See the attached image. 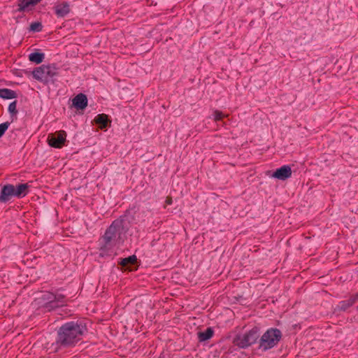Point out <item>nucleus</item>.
Instances as JSON below:
<instances>
[{"label": "nucleus", "mask_w": 358, "mask_h": 358, "mask_svg": "<svg viewBox=\"0 0 358 358\" xmlns=\"http://www.w3.org/2000/svg\"><path fill=\"white\" fill-rule=\"evenodd\" d=\"M29 186L27 184H20L15 187V196L21 198L26 196L28 193Z\"/></svg>", "instance_id": "4468645a"}, {"label": "nucleus", "mask_w": 358, "mask_h": 358, "mask_svg": "<svg viewBox=\"0 0 358 358\" xmlns=\"http://www.w3.org/2000/svg\"><path fill=\"white\" fill-rule=\"evenodd\" d=\"M122 225L120 221L113 222L104 235L99 239V251L101 256H113L124 242Z\"/></svg>", "instance_id": "f257e3e1"}, {"label": "nucleus", "mask_w": 358, "mask_h": 358, "mask_svg": "<svg viewBox=\"0 0 358 358\" xmlns=\"http://www.w3.org/2000/svg\"><path fill=\"white\" fill-rule=\"evenodd\" d=\"M53 10L57 17H64L71 11L70 3L67 1H57L55 3Z\"/></svg>", "instance_id": "6e6552de"}, {"label": "nucleus", "mask_w": 358, "mask_h": 358, "mask_svg": "<svg viewBox=\"0 0 358 358\" xmlns=\"http://www.w3.org/2000/svg\"><path fill=\"white\" fill-rule=\"evenodd\" d=\"M10 123L8 122L0 124V138L4 134L6 131L8 129Z\"/></svg>", "instance_id": "412c9836"}, {"label": "nucleus", "mask_w": 358, "mask_h": 358, "mask_svg": "<svg viewBox=\"0 0 358 358\" xmlns=\"http://www.w3.org/2000/svg\"><path fill=\"white\" fill-rule=\"evenodd\" d=\"M83 327L74 322L64 324L58 332L57 342L64 346H70L80 340Z\"/></svg>", "instance_id": "f03ea898"}, {"label": "nucleus", "mask_w": 358, "mask_h": 358, "mask_svg": "<svg viewBox=\"0 0 358 358\" xmlns=\"http://www.w3.org/2000/svg\"><path fill=\"white\" fill-rule=\"evenodd\" d=\"M58 74V69L54 64L42 65L32 71L33 77L43 83H48Z\"/></svg>", "instance_id": "7ed1b4c3"}, {"label": "nucleus", "mask_w": 358, "mask_h": 358, "mask_svg": "<svg viewBox=\"0 0 358 358\" xmlns=\"http://www.w3.org/2000/svg\"><path fill=\"white\" fill-rule=\"evenodd\" d=\"M357 300H358V294H356L355 296H352V298L349 299L346 301H343L340 303L339 307L342 310H346L348 308L351 306L352 304H354Z\"/></svg>", "instance_id": "f3484780"}, {"label": "nucleus", "mask_w": 358, "mask_h": 358, "mask_svg": "<svg viewBox=\"0 0 358 358\" xmlns=\"http://www.w3.org/2000/svg\"><path fill=\"white\" fill-rule=\"evenodd\" d=\"M227 115H225L222 112L217 110L213 112V120L215 122L220 121L222 120L224 117H227Z\"/></svg>", "instance_id": "aec40b11"}, {"label": "nucleus", "mask_w": 358, "mask_h": 358, "mask_svg": "<svg viewBox=\"0 0 358 358\" xmlns=\"http://www.w3.org/2000/svg\"><path fill=\"white\" fill-rule=\"evenodd\" d=\"M41 0H17V11L20 13L29 12L41 2Z\"/></svg>", "instance_id": "1a4fd4ad"}, {"label": "nucleus", "mask_w": 358, "mask_h": 358, "mask_svg": "<svg viewBox=\"0 0 358 358\" xmlns=\"http://www.w3.org/2000/svg\"><path fill=\"white\" fill-rule=\"evenodd\" d=\"M66 138V131L60 130L55 133L49 134L47 141L50 146L55 148H61L64 145Z\"/></svg>", "instance_id": "0eeeda50"}, {"label": "nucleus", "mask_w": 358, "mask_h": 358, "mask_svg": "<svg viewBox=\"0 0 358 358\" xmlns=\"http://www.w3.org/2000/svg\"><path fill=\"white\" fill-rule=\"evenodd\" d=\"M30 29L34 31H39L41 30V24L38 22L32 23L30 26Z\"/></svg>", "instance_id": "4be33fe9"}, {"label": "nucleus", "mask_w": 358, "mask_h": 358, "mask_svg": "<svg viewBox=\"0 0 358 358\" xmlns=\"http://www.w3.org/2000/svg\"><path fill=\"white\" fill-rule=\"evenodd\" d=\"M8 110L11 113H15L17 112L16 110V103L15 101L12 102L8 106Z\"/></svg>", "instance_id": "5701e85b"}, {"label": "nucleus", "mask_w": 358, "mask_h": 358, "mask_svg": "<svg viewBox=\"0 0 358 358\" xmlns=\"http://www.w3.org/2000/svg\"><path fill=\"white\" fill-rule=\"evenodd\" d=\"M165 203L166 205H171L172 203V199L171 197H167Z\"/></svg>", "instance_id": "b1692460"}, {"label": "nucleus", "mask_w": 358, "mask_h": 358, "mask_svg": "<svg viewBox=\"0 0 358 358\" xmlns=\"http://www.w3.org/2000/svg\"><path fill=\"white\" fill-rule=\"evenodd\" d=\"M0 97L6 99H11L16 97V94L14 91L9 89H1Z\"/></svg>", "instance_id": "a211bd4d"}, {"label": "nucleus", "mask_w": 358, "mask_h": 358, "mask_svg": "<svg viewBox=\"0 0 358 358\" xmlns=\"http://www.w3.org/2000/svg\"><path fill=\"white\" fill-rule=\"evenodd\" d=\"M73 105L77 109H84L87 106V96L83 94H79L76 96L73 99Z\"/></svg>", "instance_id": "f8f14e48"}, {"label": "nucleus", "mask_w": 358, "mask_h": 358, "mask_svg": "<svg viewBox=\"0 0 358 358\" xmlns=\"http://www.w3.org/2000/svg\"><path fill=\"white\" fill-rule=\"evenodd\" d=\"M94 122L95 124L99 125V127L101 129H106L110 123V121L109 120L108 115L104 113L97 115L94 117Z\"/></svg>", "instance_id": "ddd939ff"}, {"label": "nucleus", "mask_w": 358, "mask_h": 358, "mask_svg": "<svg viewBox=\"0 0 358 358\" xmlns=\"http://www.w3.org/2000/svg\"><path fill=\"white\" fill-rule=\"evenodd\" d=\"M214 331L212 328H208L204 331H201L198 333V338L199 341L203 342L206 341L213 336Z\"/></svg>", "instance_id": "2eb2a0df"}, {"label": "nucleus", "mask_w": 358, "mask_h": 358, "mask_svg": "<svg viewBox=\"0 0 358 358\" xmlns=\"http://www.w3.org/2000/svg\"><path fill=\"white\" fill-rule=\"evenodd\" d=\"M136 262V256H130L129 257L124 258L121 261V265L124 267H127V268L130 269V268L127 267L129 265H134Z\"/></svg>", "instance_id": "6ab92c4d"}, {"label": "nucleus", "mask_w": 358, "mask_h": 358, "mask_svg": "<svg viewBox=\"0 0 358 358\" xmlns=\"http://www.w3.org/2000/svg\"><path fill=\"white\" fill-rule=\"evenodd\" d=\"M13 196H15V186L13 185H6L1 189L0 201L6 202L9 201Z\"/></svg>", "instance_id": "9b49d317"}, {"label": "nucleus", "mask_w": 358, "mask_h": 358, "mask_svg": "<svg viewBox=\"0 0 358 358\" xmlns=\"http://www.w3.org/2000/svg\"><path fill=\"white\" fill-rule=\"evenodd\" d=\"M292 176V169L291 167L288 165H284L280 168L274 171L271 176L272 178L285 180Z\"/></svg>", "instance_id": "9d476101"}, {"label": "nucleus", "mask_w": 358, "mask_h": 358, "mask_svg": "<svg viewBox=\"0 0 358 358\" xmlns=\"http://www.w3.org/2000/svg\"><path fill=\"white\" fill-rule=\"evenodd\" d=\"M44 57L45 55L43 53L33 52L29 55V61L38 64L43 61Z\"/></svg>", "instance_id": "dca6fc26"}, {"label": "nucleus", "mask_w": 358, "mask_h": 358, "mask_svg": "<svg viewBox=\"0 0 358 358\" xmlns=\"http://www.w3.org/2000/svg\"><path fill=\"white\" fill-rule=\"evenodd\" d=\"M259 338V330L257 328H253L248 332L238 336L235 340L234 343L240 348H246L255 343Z\"/></svg>", "instance_id": "423d86ee"}, {"label": "nucleus", "mask_w": 358, "mask_h": 358, "mask_svg": "<svg viewBox=\"0 0 358 358\" xmlns=\"http://www.w3.org/2000/svg\"><path fill=\"white\" fill-rule=\"evenodd\" d=\"M41 303L48 310H52L57 307L64 304V297L60 294H55L52 292H44L41 297Z\"/></svg>", "instance_id": "39448f33"}, {"label": "nucleus", "mask_w": 358, "mask_h": 358, "mask_svg": "<svg viewBox=\"0 0 358 358\" xmlns=\"http://www.w3.org/2000/svg\"><path fill=\"white\" fill-rule=\"evenodd\" d=\"M281 338V332L277 329H268L262 336L259 346L264 350L273 348Z\"/></svg>", "instance_id": "20e7f679"}]
</instances>
